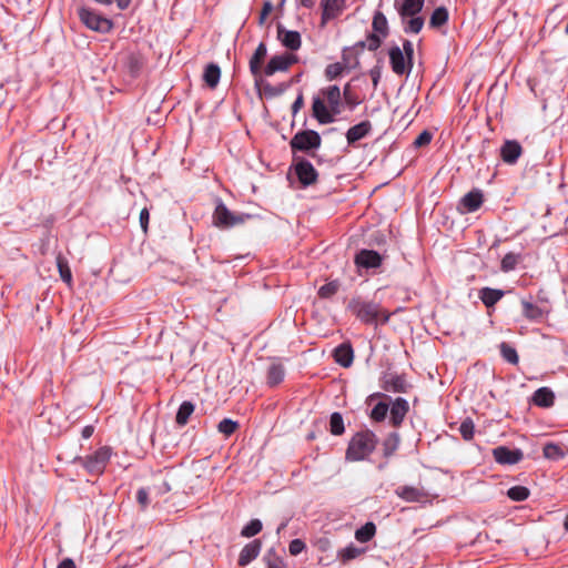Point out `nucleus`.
Returning <instances> with one entry per match:
<instances>
[{"label": "nucleus", "mask_w": 568, "mask_h": 568, "mask_svg": "<svg viewBox=\"0 0 568 568\" xmlns=\"http://www.w3.org/2000/svg\"><path fill=\"white\" fill-rule=\"evenodd\" d=\"M409 387L404 375L386 374L382 379V388L386 392L407 393Z\"/></svg>", "instance_id": "14"}, {"label": "nucleus", "mask_w": 568, "mask_h": 568, "mask_svg": "<svg viewBox=\"0 0 568 568\" xmlns=\"http://www.w3.org/2000/svg\"><path fill=\"white\" fill-rule=\"evenodd\" d=\"M273 10V4L271 1H265L264 4H263V8L261 10V13H260V18H258V24L260 26H263L265 23V20L267 18V16L272 12Z\"/></svg>", "instance_id": "55"}, {"label": "nucleus", "mask_w": 568, "mask_h": 568, "mask_svg": "<svg viewBox=\"0 0 568 568\" xmlns=\"http://www.w3.org/2000/svg\"><path fill=\"white\" fill-rule=\"evenodd\" d=\"M255 85L258 87L263 91V93L268 98L277 97L284 92V88L274 87L271 83L264 81L263 79L262 82Z\"/></svg>", "instance_id": "44"}, {"label": "nucleus", "mask_w": 568, "mask_h": 568, "mask_svg": "<svg viewBox=\"0 0 568 568\" xmlns=\"http://www.w3.org/2000/svg\"><path fill=\"white\" fill-rule=\"evenodd\" d=\"M343 95H344V99H345L346 103L349 104V105H357L359 103V101H357L356 99H353L352 93H351V85H349V83H347L344 87Z\"/></svg>", "instance_id": "59"}, {"label": "nucleus", "mask_w": 568, "mask_h": 568, "mask_svg": "<svg viewBox=\"0 0 568 568\" xmlns=\"http://www.w3.org/2000/svg\"><path fill=\"white\" fill-rule=\"evenodd\" d=\"M321 135L314 130H304L297 132L290 142V146L293 152L301 151L307 152L316 150L321 146Z\"/></svg>", "instance_id": "4"}, {"label": "nucleus", "mask_w": 568, "mask_h": 568, "mask_svg": "<svg viewBox=\"0 0 568 568\" xmlns=\"http://www.w3.org/2000/svg\"><path fill=\"white\" fill-rule=\"evenodd\" d=\"M521 152V145L517 141H506L500 149L501 159L508 164L516 163Z\"/></svg>", "instance_id": "19"}, {"label": "nucleus", "mask_w": 568, "mask_h": 568, "mask_svg": "<svg viewBox=\"0 0 568 568\" xmlns=\"http://www.w3.org/2000/svg\"><path fill=\"white\" fill-rule=\"evenodd\" d=\"M400 443L399 434L393 432L387 435L383 442V454L385 457H390L397 449Z\"/></svg>", "instance_id": "32"}, {"label": "nucleus", "mask_w": 568, "mask_h": 568, "mask_svg": "<svg viewBox=\"0 0 568 568\" xmlns=\"http://www.w3.org/2000/svg\"><path fill=\"white\" fill-rule=\"evenodd\" d=\"M519 262V255L509 252L507 253L500 263V268L503 272H510L516 268L517 264Z\"/></svg>", "instance_id": "40"}, {"label": "nucleus", "mask_w": 568, "mask_h": 568, "mask_svg": "<svg viewBox=\"0 0 568 568\" xmlns=\"http://www.w3.org/2000/svg\"><path fill=\"white\" fill-rule=\"evenodd\" d=\"M532 403L538 407H551L555 403V394L549 387H540L535 390Z\"/></svg>", "instance_id": "24"}, {"label": "nucleus", "mask_w": 568, "mask_h": 568, "mask_svg": "<svg viewBox=\"0 0 568 568\" xmlns=\"http://www.w3.org/2000/svg\"><path fill=\"white\" fill-rule=\"evenodd\" d=\"M507 496L515 501H523L529 497V489L525 486H514L508 489Z\"/></svg>", "instance_id": "38"}, {"label": "nucleus", "mask_w": 568, "mask_h": 568, "mask_svg": "<svg viewBox=\"0 0 568 568\" xmlns=\"http://www.w3.org/2000/svg\"><path fill=\"white\" fill-rule=\"evenodd\" d=\"M265 561L267 568H286V564L280 557H277L273 551H268L265 556Z\"/></svg>", "instance_id": "50"}, {"label": "nucleus", "mask_w": 568, "mask_h": 568, "mask_svg": "<svg viewBox=\"0 0 568 568\" xmlns=\"http://www.w3.org/2000/svg\"><path fill=\"white\" fill-rule=\"evenodd\" d=\"M221 78V69L215 63H210L206 65L204 73H203V80L204 82L211 88L214 89Z\"/></svg>", "instance_id": "29"}, {"label": "nucleus", "mask_w": 568, "mask_h": 568, "mask_svg": "<svg viewBox=\"0 0 568 568\" xmlns=\"http://www.w3.org/2000/svg\"><path fill=\"white\" fill-rule=\"evenodd\" d=\"M388 412V404L381 402L371 412V418L375 422H383Z\"/></svg>", "instance_id": "47"}, {"label": "nucleus", "mask_w": 568, "mask_h": 568, "mask_svg": "<svg viewBox=\"0 0 568 568\" xmlns=\"http://www.w3.org/2000/svg\"><path fill=\"white\" fill-rule=\"evenodd\" d=\"M425 0H404L398 8L399 16L404 19L419 13Z\"/></svg>", "instance_id": "26"}, {"label": "nucleus", "mask_w": 568, "mask_h": 568, "mask_svg": "<svg viewBox=\"0 0 568 568\" xmlns=\"http://www.w3.org/2000/svg\"><path fill=\"white\" fill-rule=\"evenodd\" d=\"M239 427L237 422L232 420L230 418L222 419L217 425V430L225 435L226 437L231 436Z\"/></svg>", "instance_id": "42"}, {"label": "nucleus", "mask_w": 568, "mask_h": 568, "mask_svg": "<svg viewBox=\"0 0 568 568\" xmlns=\"http://www.w3.org/2000/svg\"><path fill=\"white\" fill-rule=\"evenodd\" d=\"M376 534V526L374 523L368 521L355 531V538L359 542L369 541Z\"/></svg>", "instance_id": "33"}, {"label": "nucleus", "mask_w": 568, "mask_h": 568, "mask_svg": "<svg viewBox=\"0 0 568 568\" xmlns=\"http://www.w3.org/2000/svg\"><path fill=\"white\" fill-rule=\"evenodd\" d=\"M285 376V369L284 366L280 363H272L267 369V384L271 387H274L278 384H281Z\"/></svg>", "instance_id": "27"}, {"label": "nucleus", "mask_w": 568, "mask_h": 568, "mask_svg": "<svg viewBox=\"0 0 568 568\" xmlns=\"http://www.w3.org/2000/svg\"><path fill=\"white\" fill-rule=\"evenodd\" d=\"M356 266L363 268H377L382 265L383 257L374 250H361L354 258Z\"/></svg>", "instance_id": "13"}, {"label": "nucleus", "mask_w": 568, "mask_h": 568, "mask_svg": "<svg viewBox=\"0 0 568 568\" xmlns=\"http://www.w3.org/2000/svg\"><path fill=\"white\" fill-rule=\"evenodd\" d=\"M78 14L81 22L93 31L106 33L113 28V23L110 19L102 17L90 8H80Z\"/></svg>", "instance_id": "3"}, {"label": "nucleus", "mask_w": 568, "mask_h": 568, "mask_svg": "<svg viewBox=\"0 0 568 568\" xmlns=\"http://www.w3.org/2000/svg\"><path fill=\"white\" fill-rule=\"evenodd\" d=\"M448 21V11L445 7L436 8L429 19L430 28H439Z\"/></svg>", "instance_id": "34"}, {"label": "nucleus", "mask_w": 568, "mask_h": 568, "mask_svg": "<svg viewBox=\"0 0 568 568\" xmlns=\"http://www.w3.org/2000/svg\"><path fill=\"white\" fill-rule=\"evenodd\" d=\"M372 130V123L369 121H363L352 128H349L346 132V140L348 144H354L355 142L364 139Z\"/></svg>", "instance_id": "21"}, {"label": "nucleus", "mask_w": 568, "mask_h": 568, "mask_svg": "<svg viewBox=\"0 0 568 568\" xmlns=\"http://www.w3.org/2000/svg\"><path fill=\"white\" fill-rule=\"evenodd\" d=\"M372 27L374 33L379 34L382 38L388 36V22L383 12L376 11L373 17Z\"/></svg>", "instance_id": "30"}, {"label": "nucleus", "mask_w": 568, "mask_h": 568, "mask_svg": "<svg viewBox=\"0 0 568 568\" xmlns=\"http://www.w3.org/2000/svg\"><path fill=\"white\" fill-rule=\"evenodd\" d=\"M149 219H150V214H149L148 209H143L140 212V224L144 231H146V229H148Z\"/></svg>", "instance_id": "61"}, {"label": "nucleus", "mask_w": 568, "mask_h": 568, "mask_svg": "<svg viewBox=\"0 0 568 568\" xmlns=\"http://www.w3.org/2000/svg\"><path fill=\"white\" fill-rule=\"evenodd\" d=\"M266 55L267 47L264 42H261L250 59V71L254 77L255 84L262 82V63L265 60Z\"/></svg>", "instance_id": "11"}, {"label": "nucleus", "mask_w": 568, "mask_h": 568, "mask_svg": "<svg viewBox=\"0 0 568 568\" xmlns=\"http://www.w3.org/2000/svg\"><path fill=\"white\" fill-rule=\"evenodd\" d=\"M344 70L345 67L339 62L328 64L325 69V77L327 80L332 81L342 75Z\"/></svg>", "instance_id": "48"}, {"label": "nucleus", "mask_w": 568, "mask_h": 568, "mask_svg": "<svg viewBox=\"0 0 568 568\" xmlns=\"http://www.w3.org/2000/svg\"><path fill=\"white\" fill-rule=\"evenodd\" d=\"M339 283L337 281H332L320 287L318 296L322 298H329L337 293Z\"/></svg>", "instance_id": "45"}, {"label": "nucleus", "mask_w": 568, "mask_h": 568, "mask_svg": "<svg viewBox=\"0 0 568 568\" xmlns=\"http://www.w3.org/2000/svg\"><path fill=\"white\" fill-rule=\"evenodd\" d=\"M57 266H58L61 278L65 283L70 284L72 281V274H71V270L69 267L68 261L64 257H62L61 255H58L57 256Z\"/></svg>", "instance_id": "37"}, {"label": "nucleus", "mask_w": 568, "mask_h": 568, "mask_svg": "<svg viewBox=\"0 0 568 568\" xmlns=\"http://www.w3.org/2000/svg\"><path fill=\"white\" fill-rule=\"evenodd\" d=\"M329 430L335 436H339L345 432L343 417L337 412H335L331 415Z\"/></svg>", "instance_id": "35"}, {"label": "nucleus", "mask_w": 568, "mask_h": 568, "mask_svg": "<svg viewBox=\"0 0 568 568\" xmlns=\"http://www.w3.org/2000/svg\"><path fill=\"white\" fill-rule=\"evenodd\" d=\"M483 200V192L475 189L462 197L460 205L464 207L465 212L470 213L477 211L481 206Z\"/></svg>", "instance_id": "20"}, {"label": "nucleus", "mask_w": 568, "mask_h": 568, "mask_svg": "<svg viewBox=\"0 0 568 568\" xmlns=\"http://www.w3.org/2000/svg\"><path fill=\"white\" fill-rule=\"evenodd\" d=\"M361 549H358L357 547L355 546H348L346 548H344L343 550H341L339 552V556L343 560H351V559H354L356 558L357 556L361 555Z\"/></svg>", "instance_id": "52"}, {"label": "nucleus", "mask_w": 568, "mask_h": 568, "mask_svg": "<svg viewBox=\"0 0 568 568\" xmlns=\"http://www.w3.org/2000/svg\"><path fill=\"white\" fill-rule=\"evenodd\" d=\"M432 133H429L428 131H423L414 141V145L416 148H420V146H424L428 143H430L432 141Z\"/></svg>", "instance_id": "54"}, {"label": "nucleus", "mask_w": 568, "mask_h": 568, "mask_svg": "<svg viewBox=\"0 0 568 568\" xmlns=\"http://www.w3.org/2000/svg\"><path fill=\"white\" fill-rule=\"evenodd\" d=\"M409 410L408 402L403 397H397L390 407V423L394 427H399Z\"/></svg>", "instance_id": "16"}, {"label": "nucleus", "mask_w": 568, "mask_h": 568, "mask_svg": "<svg viewBox=\"0 0 568 568\" xmlns=\"http://www.w3.org/2000/svg\"><path fill=\"white\" fill-rule=\"evenodd\" d=\"M262 548V542L258 539H254L243 547L239 556V565L244 567L254 560Z\"/></svg>", "instance_id": "18"}, {"label": "nucleus", "mask_w": 568, "mask_h": 568, "mask_svg": "<svg viewBox=\"0 0 568 568\" xmlns=\"http://www.w3.org/2000/svg\"><path fill=\"white\" fill-rule=\"evenodd\" d=\"M194 404L185 400L183 402L176 413L175 422L180 426H184L187 424L190 416L194 413Z\"/></svg>", "instance_id": "31"}, {"label": "nucleus", "mask_w": 568, "mask_h": 568, "mask_svg": "<svg viewBox=\"0 0 568 568\" xmlns=\"http://www.w3.org/2000/svg\"><path fill=\"white\" fill-rule=\"evenodd\" d=\"M305 549V542L301 539H293L288 545L290 554L293 556L300 555Z\"/></svg>", "instance_id": "53"}, {"label": "nucleus", "mask_w": 568, "mask_h": 568, "mask_svg": "<svg viewBox=\"0 0 568 568\" xmlns=\"http://www.w3.org/2000/svg\"><path fill=\"white\" fill-rule=\"evenodd\" d=\"M493 456L495 460L501 465H515L524 458V454L520 449H510L506 446H498L494 448Z\"/></svg>", "instance_id": "10"}, {"label": "nucleus", "mask_w": 568, "mask_h": 568, "mask_svg": "<svg viewBox=\"0 0 568 568\" xmlns=\"http://www.w3.org/2000/svg\"><path fill=\"white\" fill-rule=\"evenodd\" d=\"M277 38L281 43L291 51H297L302 45V38L298 31L286 30L283 26L277 27Z\"/></svg>", "instance_id": "15"}, {"label": "nucleus", "mask_w": 568, "mask_h": 568, "mask_svg": "<svg viewBox=\"0 0 568 568\" xmlns=\"http://www.w3.org/2000/svg\"><path fill=\"white\" fill-rule=\"evenodd\" d=\"M136 499L142 507H146L149 504V493L145 488H140L136 493Z\"/></svg>", "instance_id": "58"}, {"label": "nucleus", "mask_w": 568, "mask_h": 568, "mask_svg": "<svg viewBox=\"0 0 568 568\" xmlns=\"http://www.w3.org/2000/svg\"><path fill=\"white\" fill-rule=\"evenodd\" d=\"M348 310L363 323L374 324L377 321L387 323L390 314L381 308V306L374 302H365L359 298H353L348 303Z\"/></svg>", "instance_id": "2"}, {"label": "nucleus", "mask_w": 568, "mask_h": 568, "mask_svg": "<svg viewBox=\"0 0 568 568\" xmlns=\"http://www.w3.org/2000/svg\"><path fill=\"white\" fill-rule=\"evenodd\" d=\"M504 295L505 292L498 288L483 287L479 290V298L488 308L494 307L504 297Z\"/></svg>", "instance_id": "23"}, {"label": "nucleus", "mask_w": 568, "mask_h": 568, "mask_svg": "<svg viewBox=\"0 0 568 568\" xmlns=\"http://www.w3.org/2000/svg\"><path fill=\"white\" fill-rule=\"evenodd\" d=\"M294 170L298 181L303 184V186L312 185L317 181V171L313 164L305 159H300L296 161L294 164Z\"/></svg>", "instance_id": "9"}, {"label": "nucleus", "mask_w": 568, "mask_h": 568, "mask_svg": "<svg viewBox=\"0 0 568 568\" xmlns=\"http://www.w3.org/2000/svg\"><path fill=\"white\" fill-rule=\"evenodd\" d=\"M323 94L326 97L327 102L334 114L339 113L341 105V90L337 85H331L323 90Z\"/></svg>", "instance_id": "28"}, {"label": "nucleus", "mask_w": 568, "mask_h": 568, "mask_svg": "<svg viewBox=\"0 0 568 568\" xmlns=\"http://www.w3.org/2000/svg\"><path fill=\"white\" fill-rule=\"evenodd\" d=\"M93 432H94L93 426L88 425V426H85V427L82 429V437H83V438H85V439H88V438H90V437L92 436Z\"/></svg>", "instance_id": "64"}, {"label": "nucleus", "mask_w": 568, "mask_h": 568, "mask_svg": "<svg viewBox=\"0 0 568 568\" xmlns=\"http://www.w3.org/2000/svg\"><path fill=\"white\" fill-rule=\"evenodd\" d=\"M475 426L470 418L465 419L459 427V433L465 440H470L474 437Z\"/></svg>", "instance_id": "49"}, {"label": "nucleus", "mask_w": 568, "mask_h": 568, "mask_svg": "<svg viewBox=\"0 0 568 568\" xmlns=\"http://www.w3.org/2000/svg\"><path fill=\"white\" fill-rule=\"evenodd\" d=\"M321 7V27H325L329 20L337 18L343 12L345 0H322Z\"/></svg>", "instance_id": "12"}, {"label": "nucleus", "mask_w": 568, "mask_h": 568, "mask_svg": "<svg viewBox=\"0 0 568 568\" xmlns=\"http://www.w3.org/2000/svg\"><path fill=\"white\" fill-rule=\"evenodd\" d=\"M392 70L397 75L409 74L413 64H408L407 58L398 45H394L388 51Z\"/></svg>", "instance_id": "8"}, {"label": "nucleus", "mask_w": 568, "mask_h": 568, "mask_svg": "<svg viewBox=\"0 0 568 568\" xmlns=\"http://www.w3.org/2000/svg\"><path fill=\"white\" fill-rule=\"evenodd\" d=\"M396 494L407 501H417L420 498L419 490L409 486L399 487Z\"/></svg>", "instance_id": "36"}, {"label": "nucleus", "mask_w": 568, "mask_h": 568, "mask_svg": "<svg viewBox=\"0 0 568 568\" xmlns=\"http://www.w3.org/2000/svg\"><path fill=\"white\" fill-rule=\"evenodd\" d=\"M262 530V523L258 519H252L245 527H243L241 535L243 537H253Z\"/></svg>", "instance_id": "46"}, {"label": "nucleus", "mask_w": 568, "mask_h": 568, "mask_svg": "<svg viewBox=\"0 0 568 568\" xmlns=\"http://www.w3.org/2000/svg\"><path fill=\"white\" fill-rule=\"evenodd\" d=\"M369 75L372 78V82H373V85L374 88H377L378 83H379V80H381V75H382V70L379 67H374L369 70Z\"/></svg>", "instance_id": "60"}, {"label": "nucleus", "mask_w": 568, "mask_h": 568, "mask_svg": "<svg viewBox=\"0 0 568 568\" xmlns=\"http://www.w3.org/2000/svg\"><path fill=\"white\" fill-rule=\"evenodd\" d=\"M334 359L343 367H349L354 361V352L349 344L343 343L334 349Z\"/></svg>", "instance_id": "22"}, {"label": "nucleus", "mask_w": 568, "mask_h": 568, "mask_svg": "<svg viewBox=\"0 0 568 568\" xmlns=\"http://www.w3.org/2000/svg\"><path fill=\"white\" fill-rule=\"evenodd\" d=\"M377 436L369 429L357 432L349 439L345 458L348 462H361L366 459L376 448Z\"/></svg>", "instance_id": "1"}, {"label": "nucleus", "mask_w": 568, "mask_h": 568, "mask_svg": "<svg viewBox=\"0 0 568 568\" xmlns=\"http://www.w3.org/2000/svg\"><path fill=\"white\" fill-rule=\"evenodd\" d=\"M500 353L504 359L510 364H517L519 361L516 349L505 342L500 344Z\"/></svg>", "instance_id": "41"}, {"label": "nucleus", "mask_w": 568, "mask_h": 568, "mask_svg": "<svg viewBox=\"0 0 568 568\" xmlns=\"http://www.w3.org/2000/svg\"><path fill=\"white\" fill-rule=\"evenodd\" d=\"M58 568H75V564L72 559L65 558L59 564Z\"/></svg>", "instance_id": "63"}, {"label": "nucleus", "mask_w": 568, "mask_h": 568, "mask_svg": "<svg viewBox=\"0 0 568 568\" xmlns=\"http://www.w3.org/2000/svg\"><path fill=\"white\" fill-rule=\"evenodd\" d=\"M521 306H523V314L525 317L529 318V320H536V318H539L541 316V310L532 304L531 302H528V301H521Z\"/></svg>", "instance_id": "39"}, {"label": "nucleus", "mask_w": 568, "mask_h": 568, "mask_svg": "<svg viewBox=\"0 0 568 568\" xmlns=\"http://www.w3.org/2000/svg\"><path fill=\"white\" fill-rule=\"evenodd\" d=\"M362 47H367L369 51H376L382 44V37L376 33H372L367 37L366 42L359 43Z\"/></svg>", "instance_id": "51"}, {"label": "nucleus", "mask_w": 568, "mask_h": 568, "mask_svg": "<svg viewBox=\"0 0 568 568\" xmlns=\"http://www.w3.org/2000/svg\"><path fill=\"white\" fill-rule=\"evenodd\" d=\"M404 55L408 60V64H413V54H414V45L409 40L403 41V49Z\"/></svg>", "instance_id": "57"}, {"label": "nucleus", "mask_w": 568, "mask_h": 568, "mask_svg": "<svg viewBox=\"0 0 568 568\" xmlns=\"http://www.w3.org/2000/svg\"><path fill=\"white\" fill-rule=\"evenodd\" d=\"M410 19L404 27L406 33H419L424 26V19L422 17H409Z\"/></svg>", "instance_id": "43"}, {"label": "nucleus", "mask_w": 568, "mask_h": 568, "mask_svg": "<svg viewBox=\"0 0 568 568\" xmlns=\"http://www.w3.org/2000/svg\"><path fill=\"white\" fill-rule=\"evenodd\" d=\"M544 457L550 460H559L566 457L568 448L562 444L547 443L542 448Z\"/></svg>", "instance_id": "25"}, {"label": "nucleus", "mask_w": 568, "mask_h": 568, "mask_svg": "<svg viewBox=\"0 0 568 568\" xmlns=\"http://www.w3.org/2000/svg\"><path fill=\"white\" fill-rule=\"evenodd\" d=\"M111 457L109 447H101L94 454L82 459L83 467L92 475H101Z\"/></svg>", "instance_id": "6"}, {"label": "nucleus", "mask_w": 568, "mask_h": 568, "mask_svg": "<svg viewBox=\"0 0 568 568\" xmlns=\"http://www.w3.org/2000/svg\"><path fill=\"white\" fill-rule=\"evenodd\" d=\"M94 1L97 3L103 4V6H110L113 2H115L120 10L126 9L131 3V0H94Z\"/></svg>", "instance_id": "56"}, {"label": "nucleus", "mask_w": 568, "mask_h": 568, "mask_svg": "<svg viewBox=\"0 0 568 568\" xmlns=\"http://www.w3.org/2000/svg\"><path fill=\"white\" fill-rule=\"evenodd\" d=\"M303 104H304V98H303V94H298L295 99V101L293 102L292 104V111L293 113H297L302 108H303Z\"/></svg>", "instance_id": "62"}, {"label": "nucleus", "mask_w": 568, "mask_h": 568, "mask_svg": "<svg viewBox=\"0 0 568 568\" xmlns=\"http://www.w3.org/2000/svg\"><path fill=\"white\" fill-rule=\"evenodd\" d=\"M312 111L313 116L321 124H328L335 121L334 113L327 109L324 101L318 97L313 99Z\"/></svg>", "instance_id": "17"}, {"label": "nucleus", "mask_w": 568, "mask_h": 568, "mask_svg": "<svg viewBox=\"0 0 568 568\" xmlns=\"http://www.w3.org/2000/svg\"><path fill=\"white\" fill-rule=\"evenodd\" d=\"M297 61V57L293 53L274 55L267 62L262 74L264 73L266 77H271L276 72L287 71L290 67L295 64Z\"/></svg>", "instance_id": "7"}, {"label": "nucleus", "mask_w": 568, "mask_h": 568, "mask_svg": "<svg viewBox=\"0 0 568 568\" xmlns=\"http://www.w3.org/2000/svg\"><path fill=\"white\" fill-rule=\"evenodd\" d=\"M248 217V214L233 213L223 203H219L213 213V224L220 229H229L244 223Z\"/></svg>", "instance_id": "5"}]
</instances>
